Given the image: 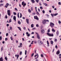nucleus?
<instances>
[{
    "label": "nucleus",
    "mask_w": 61,
    "mask_h": 61,
    "mask_svg": "<svg viewBox=\"0 0 61 61\" xmlns=\"http://www.w3.org/2000/svg\"><path fill=\"white\" fill-rule=\"evenodd\" d=\"M47 34L48 36H54V34H51L48 32L47 33Z\"/></svg>",
    "instance_id": "f257e3e1"
},
{
    "label": "nucleus",
    "mask_w": 61,
    "mask_h": 61,
    "mask_svg": "<svg viewBox=\"0 0 61 61\" xmlns=\"http://www.w3.org/2000/svg\"><path fill=\"white\" fill-rule=\"evenodd\" d=\"M7 14L9 16H10L11 15V12L10 10H8L7 11Z\"/></svg>",
    "instance_id": "f03ea898"
},
{
    "label": "nucleus",
    "mask_w": 61,
    "mask_h": 61,
    "mask_svg": "<svg viewBox=\"0 0 61 61\" xmlns=\"http://www.w3.org/2000/svg\"><path fill=\"white\" fill-rule=\"evenodd\" d=\"M50 25L51 27L52 28L54 26L55 24L52 22H50Z\"/></svg>",
    "instance_id": "7ed1b4c3"
},
{
    "label": "nucleus",
    "mask_w": 61,
    "mask_h": 61,
    "mask_svg": "<svg viewBox=\"0 0 61 61\" xmlns=\"http://www.w3.org/2000/svg\"><path fill=\"white\" fill-rule=\"evenodd\" d=\"M58 13H55L54 14H51V16H52V17H54V16H56V15H58Z\"/></svg>",
    "instance_id": "20e7f679"
},
{
    "label": "nucleus",
    "mask_w": 61,
    "mask_h": 61,
    "mask_svg": "<svg viewBox=\"0 0 61 61\" xmlns=\"http://www.w3.org/2000/svg\"><path fill=\"white\" fill-rule=\"evenodd\" d=\"M36 34L37 35V38L38 39H40V37L39 36V35L37 33H36Z\"/></svg>",
    "instance_id": "39448f33"
},
{
    "label": "nucleus",
    "mask_w": 61,
    "mask_h": 61,
    "mask_svg": "<svg viewBox=\"0 0 61 61\" xmlns=\"http://www.w3.org/2000/svg\"><path fill=\"white\" fill-rule=\"evenodd\" d=\"M34 18L35 19H36L37 20H39V19H38V18L37 16H34Z\"/></svg>",
    "instance_id": "423d86ee"
},
{
    "label": "nucleus",
    "mask_w": 61,
    "mask_h": 61,
    "mask_svg": "<svg viewBox=\"0 0 61 61\" xmlns=\"http://www.w3.org/2000/svg\"><path fill=\"white\" fill-rule=\"evenodd\" d=\"M42 23L43 24H45L46 23V20H42Z\"/></svg>",
    "instance_id": "0eeeda50"
},
{
    "label": "nucleus",
    "mask_w": 61,
    "mask_h": 61,
    "mask_svg": "<svg viewBox=\"0 0 61 61\" xmlns=\"http://www.w3.org/2000/svg\"><path fill=\"white\" fill-rule=\"evenodd\" d=\"M41 33L42 34H44L45 33V30L44 29H42L41 30Z\"/></svg>",
    "instance_id": "6e6552de"
},
{
    "label": "nucleus",
    "mask_w": 61,
    "mask_h": 61,
    "mask_svg": "<svg viewBox=\"0 0 61 61\" xmlns=\"http://www.w3.org/2000/svg\"><path fill=\"white\" fill-rule=\"evenodd\" d=\"M26 22H27V24H29V20H28V19H26Z\"/></svg>",
    "instance_id": "1a4fd4ad"
},
{
    "label": "nucleus",
    "mask_w": 61,
    "mask_h": 61,
    "mask_svg": "<svg viewBox=\"0 0 61 61\" xmlns=\"http://www.w3.org/2000/svg\"><path fill=\"white\" fill-rule=\"evenodd\" d=\"M13 20H15V21H16V17L15 16H13Z\"/></svg>",
    "instance_id": "9d476101"
},
{
    "label": "nucleus",
    "mask_w": 61,
    "mask_h": 61,
    "mask_svg": "<svg viewBox=\"0 0 61 61\" xmlns=\"http://www.w3.org/2000/svg\"><path fill=\"white\" fill-rule=\"evenodd\" d=\"M60 54V51H58L56 53V54L58 55Z\"/></svg>",
    "instance_id": "9b49d317"
},
{
    "label": "nucleus",
    "mask_w": 61,
    "mask_h": 61,
    "mask_svg": "<svg viewBox=\"0 0 61 61\" xmlns=\"http://www.w3.org/2000/svg\"><path fill=\"white\" fill-rule=\"evenodd\" d=\"M3 57H1L0 58V61H3Z\"/></svg>",
    "instance_id": "f8f14e48"
},
{
    "label": "nucleus",
    "mask_w": 61,
    "mask_h": 61,
    "mask_svg": "<svg viewBox=\"0 0 61 61\" xmlns=\"http://www.w3.org/2000/svg\"><path fill=\"white\" fill-rule=\"evenodd\" d=\"M57 36H58V34H59V31H58L57 30V32H56Z\"/></svg>",
    "instance_id": "ddd939ff"
},
{
    "label": "nucleus",
    "mask_w": 61,
    "mask_h": 61,
    "mask_svg": "<svg viewBox=\"0 0 61 61\" xmlns=\"http://www.w3.org/2000/svg\"><path fill=\"white\" fill-rule=\"evenodd\" d=\"M51 31H52V32H56V30H55L54 29H51Z\"/></svg>",
    "instance_id": "4468645a"
},
{
    "label": "nucleus",
    "mask_w": 61,
    "mask_h": 61,
    "mask_svg": "<svg viewBox=\"0 0 61 61\" xmlns=\"http://www.w3.org/2000/svg\"><path fill=\"white\" fill-rule=\"evenodd\" d=\"M17 27L18 28L19 30H20V31H21V28L20 27Z\"/></svg>",
    "instance_id": "2eb2a0df"
},
{
    "label": "nucleus",
    "mask_w": 61,
    "mask_h": 61,
    "mask_svg": "<svg viewBox=\"0 0 61 61\" xmlns=\"http://www.w3.org/2000/svg\"><path fill=\"white\" fill-rule=\"evenodd\" d=\"M28 11L30 13H31V10H30V9H28Z\"/></svg>",
    "instance_id": "dca6fc26"
},
{
    "label": "nucleus",
    "mask_w": 61,
    "mask_h": 61,
    "mask_svg": "<svg viewBox=\"0 0 61 61\" xmlns=\"http://www.w3.org/2000/svg\"><path fill=\"white\" fill-rule=\"evenodd\" d=\"M51 45H53V43H54V42L52 41H51Z\"/></svg>",
    "instance_id": "f3484780"
},
{
    "label": "nucleus",
    "mask_w": 61,
    "mask_h": 61,
    "mask_svg": "<svg viewBox=\"0 0 61 61\" xmlns=\"http://www.w3.org/2000/svg\"><path fill=\"white\" fill-rule=\"evenodd\" d=\"M50 29L49 28L47 32L48 33H49L50 32Z\"/></svg>",
    "instance_id": "a211bd4d"
},
{
    "label": "nucleus",
    "mask_w": 61,
    "mask_h": 61,
    "mask_svg": "<svg viewBox=\"0 0 61 61\" xmlns=\"http://www.w3.org/2000/svg\"><path fill=\"white\" fill-rule=\"evenodd\" d=\"M18 23L19 25H20L21 24V22L19 21H18Z\"/></svg>",
    "instance_id": "6ab92c4d"
},
{
    "label": "nucleus",
    "mask_w": 61,
    "mask_h": 61,
    "mask_svg": "<svg viewBox=\"0 0 61 61\" xmlns=\"http://www.w3.org/2000/svg\"><path fill=\"white\" fill-rule=\"evenodd\" d=\"M26 53H27V51H26V50H25V55H26Z\"/></svg>",
    "instance_id": "aec40b11"
},
{
    "label": "nucleus",
    "mask_w": 61,
    "mask_h": 61,
    "mask_svg": "<svg viewBox=\"0 0 61 61\" xmlns=\"http://www.w3.org/2000/svg\"><path fill=\"white\" fill-rule=\"evenodd\" d=\"M31 27H34V24H32L31 25Z\"/></svg>",
    "instance_id": "412c9836"
},
{
    "label": "nucleus",
    "mask_w": 61,
    "mask_h": 61,
    "mask_svg": "<svg viewBox=\"0 0 61 61\" xmlns=\"http://www.w3.org/2000/svg\"><path fill=\"white\" fill-rule=\"evenodd\" d=\"M3 5H4V4H0V6H2Z\"/></svg>",
    "instance_id": "4be33fe9"
},
{
    "label": "nucleus",
    "mask_w": 61,
    "mask_h": 61,
    "mask_svg": "<svg viewBox=\"0 0 61 61\" xmlns=\"http://www.w3.org/2000/svg\"><path fill=\"white\" fill-rule=\"evenodd\" d=\"M19 13H18V15H17V16L19 18Z\"/></svg>",
    "instance_id": "5701e85b"
},
{
    "label": "nucleus",
    "mask_w": 61,
    "mask_h": 61,
    "mask_svg": "<svg viewBox=\"0 0 61 61\" xmlns=\"http://www.w3.org/2000/svg\"><path fill=\"white\" fill-rule=\"evenodd\" d=\"M13 13L14 15H16V12H13Z\"/></svg>",
    "instance_id": "b1692460"
},
{
    "label": "nucleus",
    "mask_w": 61,
    "mask_h": 61,
    "mask_svg": "<svg viewBox=\"0 0 61 61\" xmlns=\"http://www.w3.org/2000/svg\"><path fill=\"white\" fill-rule=\"evenodd\" d=\"M31 1L33 3H35V0H31Z\"/></svg>",
    "instance_id": "393cba45"
},
{
    "label": "nucleus",
    "mask_w": 61,
    "mask_h": 61,
    "mask_svg": "<svg viewBox=\"0 0 61 61\" xmlns=\"http://www.w3.org/2000/svg\"><path fill=\"white\" fill-rule=\"evenodd\" d=\"M36 14L37 15H40V14H39V13H38V11H37L36 12Z\"/></svg>",
    "instance_id": "a878e982"
},
{
    "label": "nucleus",
    "mask_w": 61,
    "mask_h": 61,
    "mask_svg": "<svg viewBox=\"0 0 61 61\" xmlns=\"http://www.w3.org/2000/svg\"><path fill=\"white\" fill-rule=\"evenodd\" d=\"M47 45H49V42H48V41H47Z\"/></svg>",
    "instance_id": "bb28decb"
},
{
    "label": "nucleus",
    "mask_w": 61,
    "mask_h": 61,
    "mask_svg": "<svg viewBox=\"0 0 61 61\" xmlns=\"http://www.w3.org/2000/svg\"><path fill=\"white\" fill-rule=\"evenodd\" d=\"M42 44H43V42L41 41L40 42V45H42Z\"/></svg>",
    "instance_id": "cd10ccee"
},
{
    "label": "nucleus",
    "mask_w": 61,
    "mask_h": 61,
    "mask_svg": "<svg viewBox=\"0 0 61 61\" xmlns=\"http://www.w3.org/2000/svg\"><path fill=\"white\" fill-rule=\"evenodd\" d=\"M5 59L6 60V61H7V57H5Z\"/></svg>",
    "instance_id": "c85d7f7f"
},
{
    "label": "nucleus",
    "mask_w": 61,
    "mask_h": 61,
    "mask_svg": "<svg viewBox=\"0 0 61 61\" xmlns=\"http://www.w3.org/2000/svg\"><path fill=\"white\" fill-rule=\"evenodd\" d=\"M12 22V20L11 19H10L9 20V23H10V22Z\"/></svg>",
    "instance_id": "c756f323"
},
{
    "label": "nucleus",
    "mask_w": 61,
    "mask_h": 61,
    "mask_svg": "<svg viewBox=\"0 0 61 61\" xmlns=\"http://www.w3.org/2000/svg\"><path fill=\"white\" fill-rule=\"evenodd\" d=\"M36 1L37 2V3H38L39 2V0H36Z\"/></svg>",
    "instance_id": "7c9ffc66"
},
{
    "label": "nucleus",
    "mask_w": 61,
    "mask_h": 61,
    "mask_svg": "<svg viewBox=\"0 0 61 61\" xmlns=\"http://www.w3.org/2000/svg\"><path fill=\"white\" fill-rule=\"evenodd\" d=\"M36 55H35V57H36V56H38V54L37 53H36Z\"/></svg>",
    "instance_id": "2f4dec72"
},
{
    "label": "nucleus",
    "mask_w": 61,
    "mask_h": 61,
    "mask_svg": "<svg viewBox=\"0 0 61 61\" xmlns=\"http://www.w3.org/2000/svg\"><path fill=\"white\" fill-rule=\"evenodd\" d=\"M36 27H39V25L38 24H37L36 25Z\"/></svg>",
    "instance_id": "473e14b6"
},
{
    "label": "nucleus",
    "mask_w": 61,
    "mask_h": 61,
    "mask_svg": "<svg viewBox=\"0 0 61 61\" xmlns=\"http://www.w3.org/2000/svg\"><path fill=\"white\" fill-rule=\"evenodd\" d=\"M31 11H33V8L31 7Z\"/></svg>",
    "instance_id": "72a5a7b5"
},
{
    "label": "nucleus",
    "mask_w": 61,
    "mask_h": 61,
    "mask_svg": "<svg viewBox=\"0 0 61 61\" xmlns=\"http://www.w3.org/2000/svg\"><path fill=\"white\" fill-rule=\"evenodd\" d=\"M20 18H21L22 17V14H21V13H20Z\"/></svg>",
    "instance_id": "f704fd0d"
},
{
    "label": "nucleus",
    "mask_w": 61,
    "mask_h": 61,
    "mask_svg": "<svg viewBox=\"0 0 61 61\" xmlns=\"http://www.w3.org/2000/svg\"><path fill=\"white\" fill-rule=\"evenodd\" d=\"M34 42L35 44H36L37 43V41H34Z\"/></svg>",
    "instance_id": "c9c22d12"
},
{
    "label": "nucleus",
    "mask_w": 61,
    "mask_h": 61,
    "mask_svg": "<svg viewBox=\"0 0 61 61\" xmlns=\"http://www.w3.org/2000/svg\"><path fill=\"white\" fill-rule=\"evenodd\" d=\"M10 38L11 40H13V37H11Z\"/></svg>",
    "instance_id": "e433bc0d"
},
{
    "label": "nucleus",
    "mask_w": 61,
    "mask_h": 61,
    "mask_svg": "<svg viewBox=\"0 0 61 61\" xmlns=\"http://www.w3.org/2000/svg\"><path fill=\"white\" fill-rule=\"evenodd\" d=\"M24 1H23L22 2V5H24Z\"/></svg>",
    "instance_id": "4c0bfd02"
},
{
    "label": "nucleus",
    "mask_w": 61,
    "mask_h": 61,
    "mask_svg": "<svg viewBox=\"0 0 61 61\" xmlns=\"http://www.w3.org/2000/svg\"><path fill=\"white\" fill-rule=\"evenodd\" d=\"M17 59H18V57H19V55H17Z\"/></svg>",
    "instance_id": "58836bf2"
},
{
    "label": "nucleus",
    "mask_w": 61,
    "mask_h": 61,
    "mask_svg": "<svg viewBox=\"0 0 61 61\" xmlns=\"http://www.w3.org/2000/svg\"><path fill=\"white\" fill-rule=\"evenodd\" d=\"M3 46H2L1 47V51H2L3 50Z\"/></svg>",
    "instance_id": "ea45409f"
},
{
    "label": "nucleus",
    "mask_w": 61,
    "mask_h": 61,
    "mask_svg": "<svg viewBox=\"0 0 61 61\" xmlns=\"http://www.w3.org/2000/svg\"><path fill=\"white\" fill-rule=\"evenodd\" d=\"M8 40V39L7 38H6L5 39V41H7Z\"/></svg>",
    "instance_id": "a19ab883"
},
{
    "label": "nucleus",
    "mask_w": 61,
    "mask_h": 61,
    "mask_svg": "<svg viewBox=\"0 0 61 61\" xmlns=\"http://www.w3.org/2000/svg\"><path fill=\"white\" fill-rule=\"evenodd\" d=\"M45 12V10H42V13H43V14H44Z\"/></svg>",
    "instance_id": "79ce46f5"
},
{
    "label": "nucleus",
    "mask_w": 61,
    "mask_h": 61,
    "mask_svg": "<svg viewBox=\"0 0 61 61\" xmlns=\"http://www.w3.org/2000/svg\"><path fill=\"white\" fill-rule=\"evenodd\" d=\"M34 53L32 54L31 56V57H32V56H34Z\"/></svg>",
    "instance_id": "37998d69"
},
{
    "label": "nucleus",
    "mask_w": 61,
    "mask_h": 61,
    "mask_svg": "<svg viewBox=\"0 0 61 61\" xmlns=\"http://www.w3.org/2000/svg\"><path fill=\"white\" fill-rule=\"evenodd\" d=\"M8 36V33H7L6 34V36Z\"/></svg>",
    "instance_id": "c03bdc74"
},
{
    "label": "nucleus",
    "mask_w": 61,
    "mask_h": 61,
    "mask_svg": "<svg viewBox=\"0 0 61 61\" xmlns=\"http://www.w3.org/2000/svg\"><path fill=\"white\" fill-rule=\"evenodd\" d=\"M15 10H16V11H18V10H17V9L16 8H15Z\"/></svg>",
    "instance_id": "a18cd8bd"
},
{
    "label": "nucleus",
    "mask_w": 61,
    "mask_h": 61,
    "mask_svg": "<svg viewBox=\"0 0 61 61\" xmlns=\"http://www.w3.org/2000/svg\"><path fill=\"white\" fill-rule=\"evenodd\" d=\"M54 41L55 42H56L57 41V39H55L54 40Z\"/></svg>",
    "instance_id": "49530a36"
},
{
    "label": "nucleus",
    "mask_w": 61,
    "mask_h": 61,
    "mask_svg": "<svg viewBox=\"0 0 61 61\" xmlns=\"http://www.w3.org/2000/svg\"><path fill=\"white\" fill-rule=\"evenodd\" d=\"M6 6H8L9 5V4L8 3H7L6 4Z\"/></svg>",
    "instance_id": "de8ad7c7"
},
{
    "label": "nucleus",
    "mask_w": 61,
    "mask_h": 61,
    "mask_svg": "<svg viewBox=\"0 0 61 61\" xmlns=\"http://www.w3.org/2000/svg\"><path fill=\"white\" fill-rule=\"evenodd\" d=\"M58 23L59 24H61V21H60V20H59L58 21Z\"/></svg>",
    "instance_id": "09e8293b"
},
{
    "label": "nucleus",
    "mask_w": 61,
    "mask_h": 61,
    "mask_svg": "<svg viewBox=\"0 0 61 61\" xmlns=\"http://www.w3.org/2000/svg\"><path fill=\"white\" fill-rule=\"evenodd\" d=\"M55 48H57V45H56L55 46Z\"/></svg>",
    "instance_id": "8fccbe9b"
},
{
    "label": "nucleus",
    "mask_w": 61,
    "mask_h": 61,
    "mask_svg": "<svg viewBox=\"0 0 61 61\" xmlns=\"http://www.w3.org/2000/svg\"><path fill=\"white\" fill-rule=\"evenodd\" d=\"M0 40H2V36H1L0 37Z\"/></svg>",
    "instance_id": "3c124183"
},
{
    "label": "nucleus",
    "mask_w": 61,
    "mask_h": 61,
    "mask_svg": "<svg viewBox=\"0 0 61 61\" xmlns=\"http://www.w3.org/2000/svg\"><path fill=\"white\" fill-rule=\"evenodd\" d=\"M40 9H41V10L42 9H43V7H42V6H41L40 7Z\"/></svg>",
    "instance_id": "603ef678"
},
{
    "label": "nucleus",
    "mask_w": 61,
    "mask_h": 61,
    "mask_svg": "<svg viewBox=\"0 0 61 61\" xmlns=\"http://www.w3.org/2000/svg\"><path fill=\"white\" fill-rule=\"evenodd\" d=\"M32 14L33 15H36V13H32Z\"/></svg>",
    "instance_id": "864d4df0"
},
{
    "label": "nucleus",
    "mask_w": 61,
    "mask_h": 61,
    "mask_svg": "<svg viewBox=\"0 0 61 61\" xmlns=\"http://www.w3.org/2000/svg\"><path fill=\"white\" fill-rule=\"evenodd\" d=\"M58 4L59 5H61V3H60V2H59L58 3Z\"/></svg>",
    "instance_id": "5fc2aeb1"
},
{
    "label": "nucleus",
    "mask_w": 61,
    "mask_h": 61,
    "mask_svg": "<svg viewBox=\"0 0 61 61\" xmlns=\"http://www.w3.org/2000/svg\"><path fill=\"white\" fill-rule=\"evenodd\" d=\"M41 57H43V54H41Z\"/></svg>",
    "instance_id": "6e6d98bb"
},
{
    "label": "nucleus",
    "mask_w": 61,
    "mask_h": 61,
    "mask_svg": "<svg viewBox=\"0 0 61 61\" xmlns=\"http://www.w3.org/2000/svg\"><path fill=\"white\" fill-rule=\"evenodd\" d=\"M10 29L11 30H12V27H10Z\"/></svg>",
    "instance_id": "4d7b16f0"
},
{
    "label": "nucleus",
    "mask_w": 61,
    "mask_h": 61,
    "mask_svg": "<svg viewBox=\"0 0 61 61\" xmlns=\"http://www.w3.org/2000/svg\"><path fill=\"white\" fill-rule=\"evenodd\" d=\"M22 51H20V55H21V54H22Z\"/></svg>",
    "instance_id": "13d9d810"
},
{
    "label": "nucleus",
    "mask_w": 61,
    "mask_h": 61,
    "mask_svg": "<svg viewBox=\"0 0 61 61\" xmlns=\"http://www.w3.org/2000/svg\"><path fill=\"white\" fill-rule=\"evenodd\" d=\"M46 22H49V20H46Z\"/></svg>",
    "instance_id": "bf43d9fd"
},
{
    "label": "nucleus",
    "mask_w": 61,
    "mask_h": 61,
    "mask_svg": "<svg viewBox=\"0 0 61 61\" xmlns=\"http://www.w3.org/2000/svg\"><path fill=\"white\" fill-rule=\"evenodd\" d=\"M31 34H34V32H32L31 33Z\"/></svg>",
    "instance_id": "052dcab7"
},
{
    "label": "nucleus",
    "mask_w": 61,
    "mask_h": 61,
    "mask_svg": "<svg viewBox=\"0 0 61 61\" xmlns=\"http://www.w3.org/2000/svg\"><path fill=\"white\" fill-rule=\"evenodd\" d=\"M5 18H7V15H6V16H5Z\"/></svg>",
    "instance_id": "680f3d73"
},
{
    "label": "nucleus",
    "mask_w": 61,
    "mask_h": 61,
    "mask_svg": "<svg viewBox=\"0 0 61 61\" xmlns=\"http://www.w3.org/2000/svg\"><path fill=\"white\" fill-rule=\"evenodd\" d=\"M27 36H28V37L29 36H30V34H29Z\"/></svg>",
    "instance_id": "e2e57ef3"
},
{
    "label": "nucleus",
    "mask_w": 61,
    "mask_h": 61,
    "mask_svg": "<svg viewBox=\"0 0 61 61\" xmlns=\"http://www.w3.org/2000/svg\"><path fill=\"white\" fill-rule=\"evenodd\" d=\"M41 42V41H40L39 40L38 41V43H40Z\"/></svg>",
    "instance_id": "0e129e2a"
},
{
    "label": "nucleus",
    "mask_w": 61,
    "mask_h": 61,
    "mask_svg": "<svg viewBox=\"0 0 61 61\" xmlns=\"http://www.w3.org/2000/svg\"><path fill=\"white\" fill-rule=\"evenodd\" d=\"M6 26H7L8 27V26H9V24H7L6 25Z\"/></svg>",
    "instance_id": "69168bd1"
},
{
    "label": "nucleus",
    "mask_w": 61,
    "mask_h": 61,
    "mask_svg": "<svg viewBox=\"0 0 61 61\" xmlns=\"http://www.w3.org/2000/svg\"><path fill=\"white\" fill-rule=\"evenodd\" d=\"M26 35H28L29 34L28 32H26Z\"/></svg>",
    "instance_id": "338daca9"
},
{
    "label": "nucleus",
    "mask_w": 61,
    "mask_h": 61,
    "mask_svg": "<svg viewBox=\"0 0 61 61\" xmlns=\"http://www.w3.org/2000/svg\"><path fill=\"white\" fill-rule=\"evenodd\" d=\"M0 3H3V0H1L0 1Z\"/></svg>",
    "instance_id": "774afa93"
}]
</instances>
